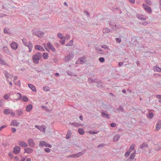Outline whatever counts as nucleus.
<instances>
[{
    "label": "nucleus",
    "instance_id": "a878e982",
    "mask_svg": "<svg viewBox=\"0 0 161 161\" xmlns=\"http://www.w3.org/2000/svg\"><path fill=\"white\" fill-rule=\"evenodd\" d=\"M120 137V135L119 134H117L113 138V140L114 141L117 142L118 141Z\"/></svg>",
    "mask_w": 161,
    "mask_h": 161
},
{
    "label": "nucleus",
    "instance_id": "4d7b16f0",
    "mask_svg": "<svg viewBox=\"0 0 161 161\" xmlns=\"http://www.w3.org/2000/svg\"><path fill=\"white\" fill-rule=\"evenodd\" d=\"M130 151H127L125 154V157H128L130 155Z\"/></svg>",
    "mask_w": 161,
    "mask_h": 161
},
{
    "label": "nucleus",
    "instance_id": "58836bf2",
    "mask_svg": "<svg viewBox=\"0 0 161 161\" xmlns=\"http://www.w3.org/2000/svg\"><path fill=\"white\" fill-rule=\"evenodd\" d=\"M22 99L23 101L25 102H27L28 100V98L26 96H24L22 97Z\"/></svg>",
    "mask_w": 161,
    "mask_h": 161
},
{
    "label": "nucleus",
    "instance_id": "c03bdc74",
    "mask_svg": "<svg viewBox=\"0 0 161 161\" xmlns=\"http://www.w3.org/2000/svg\"><path fill=\"white\" fill-rule=\"evenodd\" d=\"M145 2L148 5H151L152 4V3L150 0H145Z\"/></svg>",
    "mask_w": 161,
    "mask_h": 161
},
{
    "label": "nucleus",
    "instance_id": "bb28decb",
    "mask_svg": "<svg viewBox=\"0 0 161 161\" xmlns=\"http://www.w3.org/2000/svg\"><path fill=\"white\" fill-rule=\"evenodd\" d=\"M136 153V151L135 150L134 152L133 153L131 154L129 158H128V160L129 159H133L134 158V157L135 156Z\"/></svg>",
    "mask_w": 161,
    "mask_h": 161
},
{
    "label": "nucleus",
    "instance_id": "338daca9",
    "mask_svg": "<svg viewBox=\"0 0 161 161\" xmlns=\"http://www.w3.org/2000/svg\"><path fill=\"white\" fill-rule=\"evenodd\" d=\"M85 13L86 14V15L88 17H90V14H89V13L88 12V11L87 10H85Z\"/></svg>",
    "mask_w": 161,
    "mask_h": 161
},
{
    "label": "nucleus",
    "instance_id": "a19ab883",
    "mask_svg": "<svg viewBox=\"0 0 161 161\" xmlns=\"http://www.w3.org/2000/svg\"><path fill=\"white\" fill-rule=\"evenodd\" d=\"M84 153L82 152H79L76 154H75L76 158L80 157L82 155L84 154Z\"/></svg>",
    "mask_w": 161,
    "mask_h": 161
},
{
    "label": "nucleus",
    "instance_id": "20e7f679",
    "mask_svg": "<svg viewBox=\"0 0 161 161\" xmlns=\"http://www.w3.org/2000/svg\"><path fill=\"white\" fill-rule=\"evenodd\" d=\"M109 24L110 25V26L112 29L114 30H116L118 29L121 28L120 25L117 26L115 24V23L112 21H108Z\"/></svg>",
    "mask_w": 161,
    "mask_h": 161
},
{
    "label": "nucleus",
    "instance_id": "2f4dec72",
    "mask_svg": "<svg viewBox=\"0 0 161 161\" xmlns=\"http://www.w3.org/2000/svg\"><path fill=\"white\" fill-rule=\"evenodd\" d=\"M78 132L79 133L80 135H83L85 133V131L84 130L81 128H79L78 129Z\"/></svg>",
    "mask_w": 161,
    "mask_h": 161
},
{
    "label": "nucleus",
    "instance_id": "5fc2aeb1",
    "mask_svg": "<svg viewBox=\"0 0 161 161\" xmlns=\"http://www.w3.org/2000/svg\"><path fill=\"white\" fill-rule=\"evenodd\" d=\"M64 38L65 40L66 39L67 40H69L70 38V36L68 34H67L66 36L64 37Z\"/></svg>",
    "mask_w": 161,
    "mask_h": 161
},
{
    "label": "nucleus",
    "instance_id": "cd10ccee",
    "mask_svg": "<svg viewBox=\"0 0 161 161\" xmlns=\"http://www.w3.org/2000/svg\"><path fill=\"white\" fill-rule=\"evenodd\" d=\"M144 147H148L147 144L146 142H143L142 144L140 146V148L143 149Z\"/></svg>",
    "mask_w": 161,
    "mask_h": 161
},
{
    "label": "nucleus",
    "instance_id": "f3484780",
    "mask_svg": "<svg viewBox=\"0 0 161 161\" xmlns=\"http://www.w3.org/2000/svg\"><path fill=\"white\" fill-rule=\"evenodd\" d=\"M10 46L13 49L16 50L17 48L18 45L16 42H13L11 43Z\"/></svg>",
    "mask_w": 161,
    "mask_h": 161
},
{
    "label": "nucleus",
    "instance_id": "79ce46f5",
    "mask_svg": "<svg viewBox=\"0 0 161 161\" xmlns=\"http://www.w3.org/2000/svg\"><path fill=\"white\" fill-rule=\"evenodd\" d=\"M6 62L5 61L0 58V64L2 65H6Z\"/></svg>",
    "mask_w": 161,
    "mask_h": 161
},
{
    "label": "nucleus",
    "instance_id": "9d476101",
    "mask_svg": "<svg viewBox=\"0 0 161 161\" xmlns=\"http://www.w3.org/2000/svg\"><path fill=\"white\" fill-rule=\"evenodd\" d=\"M19 145L21 147H26L28 146V144L26 142L24 141H19Z\"/></svg>",
    "mask_w": 161,
    "mask_h": 161
},
{
    "label": "nucleus",
    "instance_id": "6e6d98bb",
    "mask_svg": "<svg viewBox=\"0 0 161 161\" xmlns=\"http://www.w3.org/2000/svg\"><path fill=\"white\" fill-rule=\"evenodd\" d=\"M61 40L60 41V42L63 45H64L65 43V39L64 38L63 39H61Z\"/></svg>",
    "mask_w": 161,
    "mask_h": 161
},
{
    "label": "nucleus",
    "instance_id": "864d4df0",
    "mask_svg": "<svg viewBox=\"0 0 161 161\" xmlns=\"http://www.w3.org/2000/svg\"><path fill=\"white\" fill-rule=\"evenodd\" d=\"M99 61L101 63H103L104 61V58L103 57H100L99 58Z\"/></svg>",
    "mask_w": 161,
    "mask_h": 161
},
{
    "label": "nucleus",
    "instance_id": "5701e85b",
    "mask_svg": "<svg viewBox=\"0 0 161 161\" xmlns=\"http://www.w3.org/2000/svg\"><path fill=\"white\" fill-rule=\"evenodd\" d=\"M12 110V109L9 108L5 109L3 110V113L6 114H10V112Z\"/></svg>",
    "mask_w": 161,
    "mask_h": 161
},
{
    "label": "nucleus",
    "instance_id": "13d9d810",
    "mask_svg": "<svg viewBox=\"0 0 161 161\" xmlns=\"http://www.w3.org/2000/svg\"><path fill=\"white\" fill-rule=\"evenodd\" d=\"M115 40L116 42L118 43H120L121 42V39L119 38H116L115 39Z\"/></svg>",
    "mask_w": 161,
    "mask_h": 161
},
{
    "label": "nucleus",
    "instance_id": "1a4fd4ad",
    "mask_svg": "<svg viewBox=\"0 0 161 161\" xmlns=\"http://www.w3.org/2000/svg\"><path fill=\"white\" fill-rule=\"evenodd\" d=\"M16 114L18 116L20 117L23 114L24 112L23 110L20 108L16 110Z\"/></svg>",
    "mask_w": 161,
    "mask_h": 161
},
{
    "label": "nucleus",
    "instance_id": "a211bd4d",
    "mask_svg": "<svg viewBox=\"0 0 161 161\" xmlns=\"http://www.w3.org/2000/svg\"><path fill=\"white\" fill-rule=\"evenodd\" d=\"M33 106L31 104L28 105L26 108V110L27 112H30L32 109Z\"/></svg>",
    "mask_w": 161,
    "mask_h": 161
},
{
    "label": "nucleus",
    "instance_id": "49530a36",
    "mask_svg": "<svg viewBox=\"0 0 161 161\" xmlns=\"http://www.w3.org/2000/svg\"><path fill=\"white\" fill-rule=\"evenodd\" d=\"M101 47L106 49L108 50L109 49V47L105 45H103L101 46Z\"/></svg>",
    "mask_w": 161,
    "mask_h": 161
},
{
    "label": "nucleus",
    "instance_id": "09e8293b",
    "mask_svg": "<svg viewBox=\"0 0 161 161\" xmlns=\"http://www.w3.org/2000/svg\"><path fill=\"white\" fill-rule=\"evenodd\" d=\"M73 40H71L69 42L67 43L66 46H72L73 45Z\"/></svg>",
    "mask_w": 161,
    "mask_h": 161
},
{
    "label": "nucleus",
    "instance_id": "bf43d9fd",
    "mask_svg": "<svg viewBox=\"0 0 161 161\" xmlns=\"http://www.w3.org/2000/svg\"><path fill=\"white\" fill-rule=\"evenodd\" d=\"M4 105L3 100H0V106L2 107Z\"/></svg>",
    "mask_w": 161,
    "mask_h": 161
},
{
    "label": "nucleus",
    "instance_id": "72a5a7b5",
    "mask_svg": "<svg viewBox=\"0 0 161 161\" xmlns=\"http://www.w3.org/2000/svg\"><path fill=\"white\" fill-rule=\"evenodd\" d=\"M57 36L58 38L61 39H63L64 38V37L61 33H58L57 34Z\"/></svg>",
    "mask_w": 161,
    "mask_h": 161
},
{
    "label": "nucleus",
    "instance_id": "6ab92c4d",
    "mask_svg": "<svg viewBox=\"0 0 161 161\" xmlns=\"http://www.w3.org/2000/svg\"><path fill=\"white\" fill-rule=\"evenodd\" d=\"M11 125L13 126H18L19 125V123L16 120H13L11 122Z\"/></svg>",
    "mask_w": 161,
    "mask_h": 161
},
{
    "label": "nucleus",
    "instance_id": "f257e3e1",
    "mask_svg": "<svg viewBox=\"0 0 161 161\" xmlns=\"http://www.w3.org/2000/svg\"><path fill=\"white\" fill-rule=\"evenodd\" d=\"M41 55V53L40 52H38L32 56V60L35 64H37L39 63Z\"/></svg>",
    "mask_w": 161,
    "mask_h": 161
},
{
    "label": "nucleus",
    "instance_id": "603ef678",
    "mask_svg": "<svg viewBox=\"0 0 161 161\" xmlns=\"http://www.w3.org/2000/svg\"><path fill=\"white\" fill-rule=\"evenodd\" d=\"M95 48L96 50H97L99 51H102V49L99 47L97 46H95Z\"/></svg>",
    "mask_w": 161,
    "mask_h": 161
},
{
    "label": "nucleus",
    "instance_id": "c85d7f7f",
    "mask_svg": "<svg viewBox=\"0 0 161 161\" xmlns=\"http://www.w3.org/2000/svg\"><path fill=\"white\" fill-rule=\"evenodd\" d=\"M3 49L4 52L6 53L9 54L10 53V52L7 47L4 46L3 47Z\"/></svg>",
    "mask_w": 161,
    "mask_h": 161
},
{
    "label": "nucleus",
    "instance_id": "c756f323",
    "mask_svg": "<svg viewBox=\"0 0 161 161\" xmlns=\"http://www.w3.org/2000/svg\"><path fill=\"white\" fill-rule=\"evenodd\" d=\"M72 133L71 131L69 130L66 135V138L67 139L69 138L71 136Z\"/></svg>",
    "mask_w": 161,
    "mask_h": 161
},
{
    "label": "nucleus",
    "instance_id": "c9c22d12",
    "mask_svg": "<svg viewBox=\"0 0 161 161\" xmlns=\"http://www.w3.org/2000/svg\"><path fill=\"white\" fill-rule=\"evenodd\" d=\"M10 93H7V94H5L3 96V98H4V99H5V100H7L9 98V97H10Z\"/></svg>",
    "mask_w": 161,
    "mask_h": 161
},
{
    "label": "nucleus",
    "instance_id": "e2e57ef3",
    "mask_svg": "<svg viewBox=\"0 0 161 161\" xmlns=\"http://www.w3.org/2000/svg\"><path fill=\"white\" fill-rule=\"evenodd\" d=\"M74 126L75 127H78L80 126H81V125L80 124L78 123H75V125Z\"/></svg>",
    "mask_w": 161,
    "mask_h": 161
},
{
    "label": "nucleus",
    "instance_id": "0eeeda50",
    "mask_svg": "<svg viewBox=\"0 0 161 161\" xmlns=\"http://www.w3.org/2000/svg\"><path fill=\"white\" fill-rule=\"evenodd\" d=\"M86 62L85 58L83 56L79 58L78 60L76 62V64H83Z\"/></svg>",
    "mask_w": 161,
    "mask_h": 161
},
{
    "label": "nucleus",
    "instance_id": "3c124183",
    "mask_svg": "<svg viewBox=\"0 0 161 161\" xmlns=\"http://www.w3.org/2000/svg\"><path fill=\"white\" fill-rule=\"evenodd\" d=\"M9 29L8 28H5L4 30V32L6 34H8L9 32H8Z\"/></svg>",
    "mask_w": 161,
    "mask_h": 161
},
{
    "label": "nucleus",
    "instance_id": "393cba45",
    "mask_svg": "<svg viewBox=\"0 0 161 161\" xmlns=\"http://www.w3.org/2000/svg\"><path fill=\"white\" fill-rule=\"evenodd\" d=\"M46 129V127L45 125H42L40 126L39 127V130L42 132H45V130Z\"/></svg>",
    "mask_w": 161,
    "mask_h": 161
},
{
    "label": "nucleus",
    "instance_id": "680f3d73",
    "mask_svg": "<svg viewBox=\"0 0 161 161\" xmlns=\"http://www.w3.org/2000/svg\"><path fill=\"white\" fill-rule=\"evenodd\" d=\"M45 146L46 147H48L49 148H51L52 147V146L51 145L49 144L48 143H45Z\"/></svg>",
    "mask_w": 161,
    "mask_h": 161
},
{
    "label": "nucleus",
    "instance_id": "7c9ffc66",
    "mask_svg": "<svg viewBox=\"0 0 161 161\" xmlns=\"http://www.w3.org/2000/svg\"><path fill=\"white\" fill-rule=\"evenodd\" d=\"M16 95L18 98L16 99V100L17 101L20 100L22 98V96L21 94L19 93H18L16 94Z\"/></svg>",
    "mask_w": 161,
    "mask_h": 161
},
{
    "label": "nucleus",
    "instance_id": "473e14b6",
    "mask_svg": "<svg viewBox=\"0 0 161 161\" xmlns=\"http://www.w3.org/2000/svg\"><path fill=\"white\" fill-rule=\"evenodd\" d=\"M89 80L91 81L92 82H94V83H97L99 82L100 81V80H97L96 79H93L91 78H90L89 79Z\"/></svg>",
    "mask_w": 161,
    "mask_h": 161
},
{
    "label": "nucleus",
    "instance_id": "f03ea898",
    "mask_svg": "<svg viewBox=\"0 0 161 161\" xmlns=\"http://www.w3.org/2000/svg\"><path fill=\"white\" fill-rule=\"evenodd\" d=\"M31 31L34 35L39 37L43 36L44 34V32H42L36 28L32 30Z\"/></svg>",
    "mask_w": 161,
    "mask_h": 161
},
{
    "label": "nucleus",
    "instance_id": "0e129e2a",
    "mask_svg": "<svg viewBox=\"0 0 161 161\" xmlns=\"http://www.w3.org/2000/svg\"><path fill=\"white\" fill-rule=\"evenodd\" d=\"M7 127L6 125H2L0 128V130H2L3 129Z\"/></svg>",
    "mask_w": 161,
    "mask_h": 161
},
{
    "label": "nucleus",
    "instance_id": "9b49d317",
    "mask_svg": "<svg viewBox=\"0 0 161 161\" xmlns=\"http://www.w3.org/2000/svg\"><path fill=\"white\" fill-rule=\"evenodd\" d=\"M136 16L138 19L142 20H146L147 19L146 16L143 15L137 14Z\"/></svg>",
    "mask_w": 161,
    "mask_h": 161
},
{
    "label": "nucleus",
    "instance_id": "f704fd0d",
    "mask_svg": "<svg viewBox=\"0 0 161 161\" xmlns=\"http://www.w3.org/2000/svg\"><path fill=\"white\" fill-rule=\"evenodd\" d=\"M135 146V145L134 144H132L131 145L129 149L130 152L132 151L134 149Z\"/></svg>",
    "mask_w": 161,
    "mask_h": 161
},
{
    "label": "nucleus",
    "instance_id": "ddd939ff",
    "mask_svg": "<svg viewBox=\"0 0 161 161\" xmlns=\"http://www.w3.org/2000/svg\"><path fill=\"white\" fill-rule=\"evenodd\" d=\"M156 130H159L161 128V120H158L156 124Z\"/></svg>",
    "mask_w": 161,
    "mask_h": 161
},
{
    "label": "nucleus",
    "instance_id": "69168bd1",
    "mask_svg": "<svg viewBox=\"0 0 161 161\" xmlns=\"http://www.w3.org/2000/svg\"><path fill=\"white\" fill-rule=\"evenodd\" d=\"M45 151L47 153H49L50 152V149L49 148H46L45 149Z\"/></svg>",
    "mask_w": 161,
    "mask_h": 161
},
{
    "label": "nucleus",
    "instance_id": "f8f14e48",
    "mask_svg": "<svg viewBox=\"0 0 161 161\" xmlns=\"http://www.w3.org/2000/svg\"><path fill=\"white\" fill-rule=\"evenodd\" d=\"M47 47L51 49L53 52H55L56 50L54 47L53 46L52 44L50 42H48L47 43Z\"/></svg>",
    "mask_w": 161,
    "mask_h": 161
},
{
    "label": "nucleus",
    "instance_id": "7ed1b4c3",
    "mask_svg": "<svg viewBox=\"0 0 161 161\" xmlns=\"http://www.w3.org/2000/svg\"><path fill=\"white\" fill-rule=\"evenodd\" d=\"M74 56V53L72 52H69V54L64 57V60L66 62H68L69 60L72 59Z\"/></svg>",
    "mask_w": 161,
    "mask_h": 161
},
{
    "label": "nucleus",
    "instance_id": "412c9836",
    "mask_svg": "<svg viewBox=\"0 0 161 161\" xmlns=\"http://www.w3.org/2000/svg\"><path fill=\"white\" fill-rule=\"evenodd\" d=\"M111 32V30L107 28H104L103 29L102 32L103 33H108Z\"/></svg>",
    "mask_w": 161,
    "mask_h": 161
},
{
    "label": "nucleus",
    "instance_id": "6e6552de",
    "mask_svg": "<svg viewBox=\"0 0 161 161\" xmlns=\"http://www.w3.org/2000/svg\"><path fill=\"white\" fill-rule=\"evenodd\" d=\"M20 150V147H19L17 146L14 147L13 152L15 154H18L19 153Z\"/></svg>",
    "mask_w": 161,
    "mask_h": 161
},
{
    "label": "nucleus",
    "instance_id": "774afa93",
    "mask_svg": "<svg viewBox=\"0 0 161 161\" xmlns=\"http://www.w3.org/2000/svg\"><path fill=\"white\" fill-rule=\"evenodd\" d=\"M111 126L112 127H115L116 126V124L115 123H112L110 124Z\"/></svg>",
    "mask_w": 161,
    "mask_h": 161
},
{
    "label": "nucleus",
    "instance_id": "ea45409f",
    "mask_svg": "<svg viewBox=\"0 0 161 161\" xmlns=\"http://www.w3.org/2000/svg\"><path fill=\"white\" fill-rule=\"evenodd\" d=\"M3 73L4 74V75L6 77H7V78H9V74L7 72V71L4 70Z\"/></svg>",
    "mask_w": 161,
    "mask_h": 161
},
{
    "label": "nucleus",
    "instance_id": "2eb2a0df",
    "mask_svg": "<svg viewBox=\"0 0 161 161\" xmlns=\"http://www.w3.org/2000/svg\"><path fill=\"white\" fill-rule=\"evenodd\" d=\"M27 45H26V46L27 47L29 48V50L30 52H31L32 50L33 47V45L32 43L30 41L28 43H27Z\"/></svg>",
    "mask_w": 161,
    "mask_h": 161
},
{
    "label": "nucleus",
    "instance_id": "de8ad7c7",
    "mask_svg": "<svg viewBox=\"0 0 161 161\" xmlns=\"http://www.w3.org/2000/svg\"><path fill=\"white\" fill-rule=\"evenodd\" d=\"M99 132V131H93L92 130H89L88 131V133L90 134H97Z\"/></svg>",
    "mask_w": 161,
    "mask_h": 161
},
{
    "label": "nucleus",
    "instance_id": "4be33fe9",
    "mask_svg": "<svg viewBox=\"0 0 161 161\" xmlns=\"http://www.w3.org/2000/svg\"><path fill=\"white\" fill-rule=\"evenodd\" d=\"M29 87L31 89V90L34 92H36V90L35 86L32 84H28Z\"/></svg>",
    "mask_w": 161,
    "mask_h": 161
},
{
    "label": "nucleus",
    "instance_id": "dca6fc26",
    "mask_svg": "<svg viewBox=\"0 0 161 161\" xmlns=\"http://www.w3.org/2000/svg\"><path fill=\"white\" fill-rule=\"evenodd\" d=\"M35 48L36 49L38 50L42 51H45V50L43 47L39 45H36L35 46Z\"/></svg>",
    "mask_w": 161,
    "mask_h": 161
},
{
    "label": "nucleus",
    "instance_id": "e433bc0d",
    "mask_svg": "<svg viewBox=\"0 0 161 161\" xmlns=\"http://www.w3.org/2000/svg\"><path fill=\"white\" fill-rule=\"evenodd\" d=\"M46 142L45 141H41L40 142L39 146L40 147H42L45 146Z\"/></svg>",
    "mask_w": 161,
    "mask_h": 161
},
{
    "label": "nucleus",
    "instance_id": "aec40b11",
    "mask_svg": "<svg viewBox=\"0 0 161 161\" xmlns=\"http://www.w3.org/2000/svg\"><path fill=\"white\" fill-rule=\"evenodd\" d=\"M102 116L103 117L107 118H109V115L107 113V112L102 111L101 112Z\"/></svg>",
    "mask_w": 161,
    "mask_h": 161
},
{
    "label": "nucleus",
    "instance_id": "052dcab7",
    "mask_svg": "<svg viewBox=\"0 0 161 161\" xmlns=\"http://www.w3.org/2000/svg\"><path fill=\"white\" fill-rule=\"evenodd\" d=\"M118 110H120L121 111H123V110H124V108H123L122 107V106H120L118 108Z\"/></svg>",
    "mask_w": 161,
    "mask_h": 161
},
{
    "label": "nucleus",
    "instance_id": "4468645a",
    "mask_svg": "<svg viewBox=\"0 0 161 161\" xmlns=\"http://www.w3.org/2000/svg\"><path fill=\"white\" fill-rule=\"evenodd\" d=\"M24 153H26L28 154L32 153L33 152V150L32 148L30 147H26L24 148Z\"/></svg>",
    "mask_w": 161,
    "mask_h": 161
},
{
    "label": "nucleus",
    "instance_id": "4c0bfd02",
    "mask_svg": "<svg viewBox=\"0 0 161 161\" xmlns=\"http://www.w3.org/2000/svg\"><path fill=\"white\" fill-rule=\"evenodd\" d=\"M43 57L44 59H47L48 57V55L47 53H44L43 54Z\"/></svg>",
    "mask_w": 161,
    "mask_h": 161
},
{
    "label": "nucleus",
    "instance_id": "423d86ee",
    "mask_svg": "<svg viewBox=\"0 0 161 161\" xmlns=\"http://www.w3.org/2000/svg\"><path fill=\"white\" fill-rule=\"evenodd\" d=\"M142 6L145 10L148 13L150 14L152 13V9L150 7L145 4H143Z\"/></svg>",
    "mask_w": 161,
    "mask_h": 161
},
{
    "label": "nucleus",
    "instance_id": "8fccbe9b",
    "mask_svg": "<svg viewBox=\"0 0 161 161\" xmlns=\"http://www.w3.org/2000/svg\"><path fill=\"white\" fill-rule=\"evenodd\" d=\"M153 117V113H150L148 115V117L150 119H152Z\"/></svg>",
    "mask_w": 161,
    "mask_h": 161
},
{
    "label": "nucleus",
    "instance_id": "a18cd8bd",
    "mask_svg": "<svg viewBox=\"0 0 161 161\" xmlns=\"http://www.w3.org/2000/svg\"><path fill=\"white\" fill-rule=\"evenodd\" d=\"M50 88L48 86H45L43 87V89L46 91H49L50 90Z\"/></svg>",
    "mask_w": 161,
    "mask_h": 161
},
{
    "label": "nucleus",
    "instance_id": "39448f33",
    "mask_svg": "<svg viewBox=\"0 0 161 161\" xmlns=\"http://www.w3.org/2000/svg\"><path fill=\"white\" fill-rule=\"evenodd\" d=\"M27 142L30 147H35V142L33 139L29 138L27 140Z\"/></svg>",
    "mask_w": 161,
    "mask_h": 161
},
{
    "label": "nucleus",
    "instance_id": "37998d69",
    "mask_svg": "<svg viewBox=\"0 0 161 161\" xmlns=\"http://www.w3.org/2000/svg\"><path fill=\"white\" fill-rule=\"evenodd\" d=\"M22 41L25 46L27 45V41L25 38H23L22 39Z\"/></svg>",
    "mask_w": 161,
    "mask_h": 161
},
{
    "label": "nucleus",
    "instance_id": "b1692460",
    "mask_svg": "<svg viewBox=\"0 0 161 161\" xmlns=\"http://www.w3.org/2000/svg\"><path fill=\"white\" fill-rule=\"evenodd\" d=\"M153 69L155 71L159 72H161V68L157 66L154 67L153 68Z\"/></svg>",
    "mask_w": 161,
    "mask_h": 161
}]
</instances>
